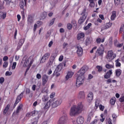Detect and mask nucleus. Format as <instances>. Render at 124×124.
<instances>
[{
    "label": "nucleus",
    "instance_id": "1",
    "mask_svg": "<svg viewBox=\"0 0 124 124\" xmlns=\"http://www.w3.org/2000/svg\"><path fill=\"white\" fill-rule=\"evenodd\" d=\"M84 110V106L82 103H79L77 106H74L71 108L70 110V115L71 117L76 116L78 114H80Z\"/></svg>",
    "mask_w": 124,
    "mask_h": 124
},
{
    "label": "nucleus",
    "instance_id": "2",
    "mask_svg": "<svg viewBox=\"0 0 124 124\" xmlns=\"http://www.w3.org/2000/svg\"><path fill=\"white\" fill-rule=\"evenodd\" d=\"M33 62H34V59L32 57H30L29 58H23L21 62L23 63L24 67H27V66L31 65Z\"/></svg>",
    "mask_w": 124,
    "mask_h": 124
},
{
    "label": "nucleus",
    "instance_id": "3",
    "mask_svg": "<svg viewBox=\"0 0 124 124\" xmlns=\"http://www.w3.org/2000/svg\"><path fill=\"white\" fill-rule=\"evenodd\" d=\"M76 77V87L77 88H79L80 86H82V85L84 84V81H85V76L77 75Z\"/></svg>",
    "mask_w": 124,
    "mask_h": 124
},
{
    "label": "nucleus",
    "instance_id": "4",
    "mask_svg": "<svg viewBox=\"0 0 124 124\" xmlns=\"http://www.w3.org/2000/svg\"><path fill=\"white\" fill-rule=\"evenodd\" d=\"M52 101V108H57L58 106L61 105L62 102V99L61 98L57 99V98H53L51 99Z\"/></svg>",
    "mask_w": 124,
    "mask_h": 124
},
{
    "label": "nucleus",
    "instance_id": "5",
    "mask_svg": "<svg viewBox=\"0 0 124 124\" xmlns=\"http://www.w3.org/2000/svg\"><path fill=\"white\" fill-rule=\"evenodd\" d=\"M67 121V115L64 113L63 115L59 119L58 124H65Z\"/></svg>",
    "mask_w": 124,
    "mask_h": 124
},
{
    "label": "nucleus",
    "instance_id": "6",
    "mask_svg": "<svg viewBox=\"0 0 124 124\" xmlns=\"http://www.w3.org/2000/svg\"><path fill=\"white\" fill-rule=\"evenodd\" d=\"M114 58H116V54L113 53V50L108 51L107 56V59L108 62H111V61L114 60Z\"/></svg>",
    "mask_w": 124,
    "mask_h": 124
},
{
    "label": "nucleus",
    "instance_id": "7",
    "mask_svg": "<svg viewBox=\"0 0 124 124\" xmlns=\"http://www.w3.org/2000/svg\"><path fill=\"white\" fill-rule=\"evenodd\" d=\"M24 93H25V91H23L19 95L17 96L16 100V102L14 105V107H13L14 108H15V107H16V105H17V104H18V103L20 102V100H21L23 98V95H24Z\"/></svg>",
    "mask_w": 124,
    "mask_h": 124
},
{
    "label": "nucleus",
    "instance_id": "8",
    "mask_svg": "<svg viewBox=\"0 0 124 124\" xmlns=\"http://www.w3.org/2000/svg\"><path fill=\"white\" fill-rule=\"evenodd\" d=\"M50 57V53H45L43 56L42 57V59L40 61L41 63H43L44 62H45L48 59H49V57Z\"/></svg>",
    "mask_w": 124,
    "mask_h": 124
},
{
    "label": "nucleus",
    "instance_id": "9",
    "mask_svg": "<svg viewBox=\"0 0 124 124\" xmlns=\"http://www.w3.org/2000/svg\"><path fill=\"white\" fill-rule=\"evenodd\" d=\"M87 70H88L87 69V68L85 66H83L77 73V75L84 76V75L85 74Z\"/></svg>",
    "mask_w": 124,
    "mask_h": 124
},
{
    "label": "nucleus",
    "instance_id": "10",
    "mask_svg": "<svg viewBox=\"0 0 124 124\" xmlns=\"http://www.w3.org/2000/svg\"><path fill=\"white\" fill-rule=\"evenodd\" d=\"M22 108H23V104H21L17 108L16 112H14L13 115H19V113H20V111H21V110H22Z\"/></svg>",
    "mask_w": 124,
    "mask_h": 124
},
{
    "label": "nucleus",
    "instance_id": "11",
    "mask_svg": "<svg viewBox=\"0 0 124 124\" xmlns=\"http://www.w3.org/2000/svg\"><path fill=\"white\" fill-rule=\"evenodd\" d=\"M77 54L78 57H82L83 55V48L80 46H77Z\"/></svg>",
    "mask_w": 124,
    "mask_h": 124
},
{
    "label": "nucleus",
    "instance_id": "12",
    "mask_svg": "<svg viewBox=\"0 0 124 124\" xmlns=\"http://www.w3.org/2000/svg\"><path fill=\"white\" fill-rule=\"evenodd\" d=\"M48 76L46 75H44L42 77V85L43 86H45L48 82Z\"/></svg>",
    "mask_w": 124,
    "mask_h": 124
},
{
    "label": "nucleus",
    "instance_id": "13",
    "mask_svg": "<svg viewBox=\"0 0 124 124\" xmlns=\"http://www.w3.org/2000/svg\"><path fill=\"white\" fill-rule=\"evenodd\" d=\"M25 42V39H21L19 40V43L17 45V50H20L21 49V47L23 46V44H24V43Z\"/></svg>",
    "mask_w": 124,
    "mask_h": 124
},
{
    "label": "nucleus",
    "instance_id": "14",
    "mask_svg": "<svg viewBox=\"0 0 124 124\" xmlns=\"http://www.w3.org/2000/svg\"><path fill=\"white\" fill-rule=\"evenodd\" d=\"M87 18V16H86V15H83L79 19L78 21V24H80V25H82L83 23H84V21L85 20H86V18Z\"/></svg>",
    "mask_w": 124,
    "mask_h": 124
},
{
    "label": "nucleus",
    "instance_id": "15",
    "mask_svg": "<svg viewBox=\"0 0 124 124\" xmlns=\"http://www.w3.org/2000/svg\"><path fill=\"white\" fill-rule=\"evenodd\" d=\"M54 100L50 99L49 100L46 104L45 106L44 107V109H48V108H50V107H52V103H53V101Z\"/></svg>",
    "mask_w": 124,
    "mask_h": 124
},
{
    "label": "nucleus",
    "instance_id": "16",
    "mask_svg": "<svg viewBox=\"0 0 124 124\" xmlns=\"http://www.w3.org/2000/svg\"><path fill=\"white\" fill-rule=\"evenodd\" d=\"M93 94L92 92L89 93L87 96V100L88 102H91V101H93Z\"/></svg>",
    "mask_w": 124,
    "mask_h": 124
},
{
    "label": "nucleus",
    "instance_id": "17",
    "mask_svg": "<svg viewBox=\"0 0 124 124\" xmlns=\"http://www.w3.org/2000/svg\"><path fill=\"white\" fill-rule=\"evenodd\" d=\"M84 117L78 116L77 119V123L78 124H82L84 123Z\"/></svg>",
    "mask_w": 124,
    "mask_h": 124
},
{
    "label": "nucleus",
    "instance_id": "18",
    "mask_svg": "<svg viewBox=\"0 0 124 124\" xmlns=\"http://www.w3.org/2000/svg\"><path fill=\"white\" fill-rule=\"evenodd\" d=\"M113 74V72H112V70H109V71L107 72L106 75H104L105 79H108L111 77V75Z\"/></svg>",
    "mask_w": 124,
    "mask_h": 124
},
{
    "label": "nucleus",
    "instance_id": "19",
    "mask_svg": "<svg viewBox=\"0 0 124 124\" xmlns=\"http://www.w3.org/2000/svg\"><path fill=\"white\" fill-rule=\"evenodd\" d=\"M96 53L98 54L99 56H103V53H104V48L99 47L97 49Z\"/></svg>",
    "mask_w": 124,
    "mask_h": 124
},
{
    "label": "nucleus",
    "instance_id": "20",
    "mask_svg": "<svg viewBox=\"0 0 124 124\" xmlns=\"http://www.w3.org/2000/svg\"><path fill=\"white\" fill-rule=\"evenodd\" d=\"M27 21L28 24H32L33 23V16L31 15H29L28 17Z\"/></svg>",
    "mask_w": 124,
    "mask_h": 124
},
{
    "label": "nucleus",
    "instance_id": "21",
    "mask_svg": "<svg viewBox=\"0 0 124 124\" xmlns=\"http://www.w3.org/2000/svg\"><path fill=\"white\" fill-rule=\"evenodd\" d=\"M7 4H9L11 6H15L16 4V0H11L7 1Z\"/></svg>",
    "mask_w": 124,
    "mask_h": 124
},
{
    "label": "nucleus",
    "instance_id": "22",
    "mask_svg": "<svg viewBox=\"0 0 124 124\" xmlns=\"http://www.w3.org/2000/svg\"><path fill=\"white\" fill-rule=\"evenodd\" d=\"M78 97L80 99H84V98H85V92H84L83 91L80 92L78 95Z\"/></svg>",
    "mask_w": 124,
    "mask_h": 124
},
{
    "label": "nucleus",
    "instance_id": "23",
    "mask_svg": "<svg viewBox=\"0 0 124 124\" xmlns=\"http://www.w3.org/2000/svg\"><path fill=\"white\" fill-rule=\"evenodd\" d=\"M62 69V64H59L57 66L55 70L54 71L55 73H57V72H60Z\"/></svg>",
    "mask_w": 124,
    "mask_h": 124
},
{
    "label": "nucleus",
    "instance_id": "24",
    "mask_svg": "<svg viewBox=\"0 0 124 124\" xmlns=\"http://www.w3.org/2000/svg\"><path fill=\"white\" fill-rule=\"evenodd\" d=\"M85 37V34L83 32L79 33L77 35L78 40H80L81 38H84Z\"/></svg>",
    "mask_w": 124,
    "mask_h": 124
},
{
    "label": "nucleus",
    "instance_id": "25",
    "mask_svg": "<svg viewBox=\"0 0 124 124\" xmlns=\"http://www.w3.org/2000/svg\"><path fill=\"white\" fill-rule=\"evenodd\" d=\"M122 74V70L121 69H117L115 70V75L117 77H120Z\"/></svg>",
    "mask_w": 124,
    "mask_h": 124
},
{
    "label": "nucleus",
    "instance_id": "26",
    "mask_svg": "<svg viewBox=\"0 0 124 124\" xmlns=\"http://www.w3.org/2000/svg\"><path fill=\"white\" fill-rule=\"evenodd\" d=\"M73 76V72H68L66 76V80H68L69 78H71Z\"/></svg>",
    "mask_w": 124,
    "mask_h": 124
},
{
    "label": "nucleus",
    "instance_id": "27",
    "mask_svg": "<svg viewBox=\"0 0 124 124\" xmlns=\"http://www.w3.org/2000/svg\"><path fill=\"white\" fill-rule=\"evenodd\" d=\"M39 118L38 117H35L31 119V124H37L38 123V120Z\"/></svg>",
    "mask_w": 124,
    "mask_h": 124
},
{
    "label": "nucleus",
    "instance_id": "28",
    "mask_svg": "<svg viewBox=\"0 0 124 124\" xmlns=\"http://www.w3.org/2000/svg\"><path fill=\"white\" fill-rule=\"evenodd\" d=\"M115 18H116V11H113L112 12V14L110 16V19L111 21H114L115 20Z\"/></svg>",
    "mask_w": 124,
    "mask_h": 124
},
{
    "label": "nucleus",
    "instance_id": "29",
    "mask_svg": "<svg viewBox=\"0 0 124 124\" xmlns=\"http://www.w3.org/2000/svg\"><path fill=\"white\" fill-rule=\"evenodd\" d=\"M94 0H88V1L90 2L89 6H90V7H94V5H95Z\"/></svg>",
    "mask_w": 124,
    "mask_h": 124
},
{
    "label": "nucleus",
    "instance_id": "30",
    "mask_svg": "<svg viewBox=\"0 0 124 124\" xmlns=\"http://www.w3.org/2000/svg\"><path fill=\"white\" fill-rule=\"evenodd\" d=\"M9 107H10V105L8 104L7 105L3 110V115H5L7 113V111L8 110H9Z\"/></svg>",
    "mask_w": 124,
    "mask_h": 124
},
{
    "label": "nucleus",
    "instance_id": "31",
    "mask_svg": "<svg viewBox=\"0 0 124 124\" xmlns=\"http://www.w3.org/2000/svg\"><path fill=\"white\" fill-rule=\"evenodd\" d=\"M1 17L2 19L6 17V13L0 12V18Z\"/></svg>",
    "mask_w": 124,
    "mask_h": 124
},
{
    "label": "nucleus",
    "instance_id": "32",
    "mask_svg": "<svg viewBox=\"0 0 124 124\" xmlns=\"http://www.w3.org/2000/svg\"><path fill=\"white\" fill-rule=\"evenodd\" d=\"M72 26L73 27H75V28H76V27H77V23L76 22V20H74V19H73L72 21H71V24Z\"/></svg>",
    "mask_w": 124,
    "mask_h": 124
},
{
    "label": "nucleus",
    "instance_id": "33",
    "mask_svg": "<svg viewBox=\"0 0 124 124\" xmlns=\"http://www.w3.org/2000/svg\"><path fill=\"white\" fill-rule=\"evenodd\" d=\"M92 26V23H89L86 27H84V31H88L90 28Z\"/></svg>",
    "mask_w": 124,
    "mask_h": 124
},
{
    "label": "nucleus",
    "instance_id": "34",
    "mask_svg": "<svg viewBox=\"0 0 124 124\" xmlns=\"http://www.w3.org/2000/svg\"><path fill=\"white\" fill-rule=\"evenodd\" d=\"M19 6L20 8H24L25 7V3L24 2V0H22L19 3Z\"/></svg>",
    "mask_w": 124,
    "mask_h": 124
},
{
    "label": "nucleus",
    "instance_id": "35",
    "mask_svg": "<svg viewBox=\"0 0 124 124\" xmlns=\"http://www.w3.org/2000/svg\"><path fill=\"white\" fill-rule=\"evenodd\" d=\"M106 67L108 69H110V68H114V65L110 64H107L106 65Z\"/></svg>",
    "mask_w": 124,
    "mask_h": 124
},
{
    "label": "nucleus",
    "instance_id": "36",
    "mask_svg": "<svg viewBox=\"0 0 124 124\" xmlns=\"http://www.w3.org/2000/svg\"><path fill=\"white\" fill-rule=\"evenodd\" d=\"M41 16L42 17V19H45L46 17H47V13L44 12L41 15Z\"/></svg>",
    "mask_w": 124,
    "mask_h": 124
},
{
    "label": "nucleus",
    "instance_id": "37",
    "mask_svg": "<svg viewBox=\"0 0 124 124\" xmlns=\"http://www.w3.org/2000/svg\"><path fill=\"white\" fill-rule=\"evenodd\" d=\"M112 25H113V24L111 22L107 23L105 25L106 29H109V28H111V27H112Z\"/></svg>",
    "mask_w": 124,
    "mask_h": 124
},
{
    "label": "nucleus",
    "instance_id": "38",
    "mask_svg": "<svg viewBox=\"0 0 124 124\" xmlns=\"http://www.w3.org/2000/svg\"><path fill=\"white\" fill-rule=\"evenodd\" d=\"M120 61V59H118L117 60H116V67H119L121 66V62H119Z\"/></svg>",
    "mask_w": 124,
    "mask_h": 124
},
{
    "label": "nucleus",
    "instance_id": "39",
    "mask_svg": "<svg viewBox=\"0 0 124 124\" xmlns=\"http://www.w3.org/2000/svg\"><path fill=\"white\" fill-rule=\"evenodd\" d=\"M116 98H111L110 100V103L111 105H114L116 102Z\"/></svg>",
    "mask_w": 124,
    "mask_h": 124
},
{
    "label": "nucleus",
    "instance_id": "40",
    "mask_svg": "<svg viewBox=\"0 0 124 124\" xmlns=\"http://www.w3.org/2000/svg\"><path fill=\"white\" fill-rule=\"evenodd\" d=\"M42 100L44 102H46V101H48V96L47 95H44L42 98Z\"/></svg>",
    "mask_w": 124,
    "mask_h": 124
},
{
    "label": "nucleus",
    "instance_id": "41",
    "mask_svg": "<svg viewBox=\"0 0 124 124\" xmlns=\"http://www.w3.org/2000/svg\"><path fill=\"white\" fill-rule=\"evenodd\" d=\"M31 113L32 114V117H34V116H37V115H38V111L34 110L31 112Z\"/></svg>",
    "mask_w": 124,
    "mask_h": 124
},
{
    "label": "nucleus",
    "instance_id": "42",
    "mask_svg": "<svg viewBox=\"0 0 124 124\" xmlns=\"http://www.w3.org/2000/svg\"><path fill=\"white\" fill-rule=\"evenodd\" d=\"M56 20V18H53L50 21L49 24V26L51 27V26H52L54 24V23H55V20Z\"/></svg>",
    "mask_w": 124,
    "mask_h": 124
},
{
    "label": "nucleus",
    "instance_id": "43",
    "mask_svg": "<svg viewBox=\"0 0 124 124\" xmlns=\"http://www.w3.org/2000/svg\"><path fill=\"white\" fill-rule=\"evenodd\" d=\"M54 60L52 59V58H50L49 61L48 62V65H52L53 64V62H54Z\"/></svg>",
    "mask_w": 124,
    "mask_h": 124
},
{
    "label": "nucleus",
    "instance_id": "44",
    "mask_svg": "<svg viewBox=\"0 0 124 124\" xmlns=\"http://www.w3.org/2000/svg\"><path fill=\"white\" fill-rule=\"evenodd\" d=\"M56 57H57V53H55L52 55V56L50 57V58L55 61V59H56Z\"/></svg>",
    "mask_w": 124,
    "mask_h": 124
},
{
    "label": "nucleus",
    "instance_id": "45",
    "mask_svg": "<svg viewBox=\"0 0 124 124\" xmlns=\"http://www.w3.org/2000/svg\"><path fill=\"white\" fill-rule=\"evenodd\" d=\"M16 65H17V62H14L12 66V69H15V68H16Z\"/></svg>",
    "mask_w": 124,
    "mask_h": 124
},
{
    "label": "nucleus",
    "instance_id": "46",
    "mask_svg": "<svg viewBox=\"0 0 124 124\" xmlns=\"http://www.w3.org/2000/svg\"><path fill=\"white\" fill-rule=\"evenodd\" d=\"M124 31V24L123 25H122L120 29V30H119V32L120 33H122V32H123V31Z\"/></svg>",
    "mask_w": 124,
    "mask_h": 124
},
{
    "label": "nucleus",
    "instance_id": "47",
    "mask_svg": "<svg viewBox=\"0 0 124 124\" xmlns=\"http://www.w3.org/2000/svg\"><path fill=\"white\" fill-rule=\"evenodd\" d=\"M72 25L70 23H68L67 24V28L68 29V30H71L72 29Z\"/></svg>",
    "mask_w": 124,
    "mask_h": 124
},
{
    "label": "nucleus",
    "instance_id": "48",
    "mask_svg": "<svg viewBox=\"0 0 124 124\" xmlns=\"http://www.w3.org/2000/svg\"><path fill=\"white\" fill-rule=\"evenodd\" d=\"M7 66H8V62L5 61L3 64V67L4 68H6Z\"/></svg>",
    "mask_w": 124,
    "mask_h": 124
},
{
    "label": "nucleus",
    "instance_id": "49",
    "mask_svg": "<svg viewBox=\"0 0 124 124\" xmlns=\"http://www.w3.org/2000/svg\"><path fill=\"white\" fill-rule=\"evenodd\" d=\"M99 102L98 101V100H96L95 104L96 108L97 109V108H98V107H99Z\"/></svg>",
    "mask_w": 124,
    "mask_h": 124
},
{
    "label": "nucleus",
    "instance_id": "50",
    "mask_svg": "<svg viewBox=\"0 0 124 124\" xmlns=\"http://www.w3.org/2000/svg\"><path fill=\"white\" fill-rule=\"evenodd\" d=\"M96 68L98 69V72L102 71V67H101V66H97Z\"/></svg>",
    "mask_w": 124,
    "mask_h": 124
},
{
    "label": "nucleus",
    "instance_id": "51",
    "mask_svg": "<svg viewBox=\"0 0 124 124\" xmlns=\"http://www.w3.org/2000/svg\"><path fill=\"white\" fill-rule=\"evenodd\" d=\"M90 43H91V39H90V38H87L86 40V45H89Z\"/></svg>",
    "mask_w": 124,
    "mask_h": 124
},
{
    "label": "nucleus",
    "instance_id": "52",
    "mask_svg": "<svg viewBox=\"0 0 124 124\" xmlns=\"http://www.w3.org/2000/svg\"><path fill=\"white\" fill-rule=\"evenodd\" d=\"M59 72H57V73H55V72H54L53 74V76H56V77H58L59 76H60V75H61V74L59 73Z\"/></svg>",
    "mask_w": 124,
    "mask_h": 124
},
{
    "label": "nucleus",
    "instance_id": "53",
    "mask_svg": "<svg viewBox=\"0 0 124 124\" xmlns=\"http://www.w3.org/2000/svg\"><path fill=\"white\" fill-rule=\"evenodd\" d=\"M11 75H12V72L7 71L5 73V76H11Z\"/></svg>",
    "mask_w": 124,
    "mask_h": 124
},
{
    "label": "nucleus",
    "instance_id": "54",
    "mask_svg": "<svg viewBox=\"0 0 124 124\" xmlns=\"http://www.w3.org/2000/svg\"><path fill=\"white\" fill-rule=\"evenodd\" d=\"M4 82V78L1 77L0 78V84H3Z\"/></svg>",
    "mask_w": 124,
    "mask_h": 124
},
{
    "label": "nucleus",
    "instance_id": "55",
    "mask_svg": "<svg viewBox=\"0 0 124 124\" xmlns=\"http://www.w3.org/2000/svg\"><path fill=\"white\" fill-rule=\"evenodd\" d=\"M68 46V44L66 43H64L62 45L63 49H65V48H66V46Z\"/></svg>",
    "mask_w": 124,
    "mask_h": 124
},
{
    "label": "nucleus",
    "instance_id": "56",
    "mask_svg": "<svg viewBox=\"0 0 124 124\" xmlns=\"http://www.w3.org/2000/svg\"><path fill=\"white\" fill-rule=\"evenodd\" d=\"M99 109L100 110H101V111H103V110H104V108H105V107L103 106H102V105H100L99 106Z\"/></svg>",
    "mask_w": 124,
    "mask_h": 124
},
{
    "label": "nucleus",
    "instance_id": "57",
    "mask_svg": "<svg viewBox=\"0 0 124 124\" xmlns=\"http://www.w3.org/2000/svg\"><path fill=\"white\" fill-rule=\"evenodd\" d=\"M26 94H28L29 93H31V89H30V88H27L26 89Z\"/></svg>",
    "mask_w": 124,
    "mask_h": 124
},
{
    "label": "nucleus",
    "instance_id": "58",
    "mask_svg": "<svg viewBox=\"0 0 124 124\" xmlns=\"http://www.w3.org/2000/svg\"><path fill=\"white\" fill-rule=\"evenodd\" d=\"M121 0H114V3L118 5L119 3H120V1Z\"/></svg>",
    "mask_w": 124,
    "mask_h": 124
},
{
    "label": "nucleus",
    "instance_id": "59",
    "mask_svg": "<svg viewBox=\"0 0 124 124\" xmlns=\"http://www.w3.org/2000/svg\"><path fill=\"white\" fill-rule=\"evenodd\" d=\"M112 117L113 119V121H116V119H117V115L115 114H113Z\"/></svg>",
    "mask_w": 124,
    "mask_h": 124
},
{
    "label": "nucleus",
    "instance_id": "60",
    "mask_svg": "<svg viewBox=\"0 0 124 124\" xmlns=\"http://www.w3.org/2000/svg\"><path fill=\"white\" fill-rule=\"evenodd\" d=\"M97 124V120L95 119L93 121L92 123H91L90 124Z\"/></svg>",
    "mask_w": 124,
    "mask_h": 124
},
{
    "label": "nucleus",
    "instance_id": "61",
    "mask_svg": "<svg viewBox=\"0 0 124 124\" xmlns=\"http://www.w3.org/2000/svg\"><path fill=\"white\" fill-rule=\"evenodd\" d=\"M108 124H113V123H112V120L111 119H108Z\"/></svg>",
    "mask_w": 124,
    "mask_h": 124
},
{
    "label": "nucleus",
    "instance_id": "62",
    "mask_svg": "<svg viewBox=\"0 0 124 124\" xmlns=\"http://www.w3.org/2000/svg\"><path fill=\"white\" fill-rule=\"evenodd\" d=\"M36 78H37V79H41V75H40V74H37L36 75Z\"/></svg>",
    "mask_w": 124,
    "mask_h": 124
},
{
    "label": "nucleus",
    "instance_id": "63",
    "mask_svg": "<svg viewBox=\"0 0 124 124\" xmlns=\"http://www.w3.org/2000/svg\"><path fill=\"white\" fill-rule=\"evenodd\" d=\"M8 60V57L7 56H5L3 58V61L4 62H6Z\"/></svg>",
    "mask_w": 124,
    "mask_h": 124
},
{
    "label": "nucleus",
    "instance_id": "64",
    "mask_svg": "<svg viewBox=\"0 0 124 124\" xmlns=\"http://www.w3.org/2000/svg\"><path fill=\"white\" fill-rule=\"evenodd\" d=\"M119 101L120 102H124V97H122L120 98Z\"/></svg>",
    "mask_w": 124,
    "mask_h": 124
}]
</instances>
